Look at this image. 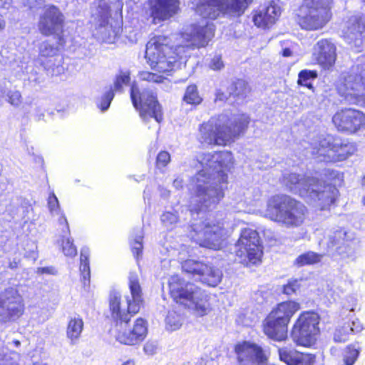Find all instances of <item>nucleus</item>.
Returning a JSON list of instances; mask_svg holds the SVG:
<instances>
[{
	"mask_svg": "<svg viewBox=\"0 0 365 365\" xmlns=\"http://www.w3.org/2000/svg\"><path fill=\"white\" fill-rule=\"evenodd\" d=\"M360 351V347L356 344L346 346L342 352L343 365H354L359 358Z\"/></svg>",
	"mask_w": 365,
	"mask_h": 365,
	"instance_id": "nucleus-32",
	"label": "nucleus"
},
{
	"mask_svg": "<svg viewBox=\"0 0 365 365\" xmlns=\"http://www.w3.org/2000/svg\"><path fill=\"white\" fill-rule=\"evenodd\" d=\"M122 365H135V362L133 359H129L123 362Z\"/></svg>",
	"mask_w": 365,
	"mask_h": 365,
	"instance_id": "nucleus-61",
	"label": "nucleus"
},
{
	"mask_svg": "<svg viewBox=\"0 0 365 365\" xmlns=\"http://www.w3.org/2000/svg\"><path fill=\"white\" fill-rule=\"evenodd\" d=\"M329 3L330 0H302L296 11L301 28L307 31L322 29L331 19Z\"/></svg>",
	"mask_w": 365,
	"mask_h": 365,
	"instance_id": "nucleus-13",
	"label": "nucleus"
},
{
	"mask_svg": "<svg viewBox=\"0 0 365 365\" xmlns=\"http://www.w3.org/2000/svg\"><path fill=\"white\" fill-rule=\"evenodd\" d=\"M182 269L195 281L210 287H216L222 280V272L202 261L188 259L182 263Z\"/></svg>",
	"mask_w": 365,
	"mask_h": 365,
	"instance_id": "nucleus-18",
	"label": "nucleus"
},
{
	"mask_svg": "<svg viewBox=\"0 0 365 365\" xmlns=\"http://www.w3.org/2000/svg\"><path fill=\"white\" fill-rule=\"evenodd\" d=\"M48 206L50 212L53 215H54L56 214H60V212H61L58 200L53 192L51 193L48 197Z\"/></svg>",
	"mask_w": 365,
	"mask_h": 365,
	"instance_id": "nucleus-46",
	"label": "nucleus"
},
{
	"mask_svg": "<svg viewBox=\"0 0 365 365\" xmlns=\"http://www.w3.org/2000/svg\"><path fill=\"white\" fill-rule=\"evenodd\" d=\"M91 10V23L95 27V35L102 41L113 43L120 34L119 26H113L109 24L110 11H121V0H96Z\"/></svg>",
	"mask_w": 365,
	"mask_h": 365,
	"instance_id": "nucleus-10",
	"label": "nucleus"
},
{
	"mask_svg": "<svg viewBox=\"0 0 365 365\" xmlns=\"http://www.w3.org/2000/svg\"><path fill=\"white\" fill-rule=\"evenodd\" d=\"M299 309V304L294 301L279 304L264 319L263 330L265 335L274 341L284 340L287 338V325Z\"/></svg>",
	"mask_w": 365,
	"mask_h": 365,
	"instance_id": "nucleus-12",
	"label": "nucleus"
},
{
	"mask_svg": "<svg viewBox=\"0 0 365 365\" xmlns=\"http://www.w3.org/2000/svg\"><path fill=\"white\" fill-rule=\"evenodd\" d=\"M336 88L339 94L350 104L365 100V57L341 74Z\"/></svg>",
	"mask_w": 365,
	"mask_h": 365,
	"instance_id": "nucleus-11",
	"label": "nucleus"
},
{
	"mask_svg": "<svg viewBox=\"0 0 365 365\" xmlns=\"http://www.w3.org/2000/svg\"><path fill=\"white\" fill-rule=\"evenodd\" d=\"M173 185L177 190L182 189L184 185L183 180L180 177H178L173 180Z\"/></svg>",
	"mask_w": 365,
	"mask_h": 365,
	"instance_id": "nucleus-55",
	"label": "nucleus"
},
{
	"mask_svg": "<svg viewBox=\"0 0 365 365\" xmlns=\"http://www.w3.org/2000/svg\"><path fill=\"white\" fill-rule=\"evenodd\" d=\"M58 52L57 47L51 45L48 41H43L40 44L39 53L41 56L53 58Z\"/></svg>",
	"mask_w": 365,
	"mask_h": 365,
	"instance_id": "nucleus-43",
	"label": "nucleus"
},
{
	"mask_svg": "<svg viewBox=\"0 0 365 365\" xmlns=\"http://www.w3.org/2000/svg\"><path fill=\"white\" fill-rule=\"evenodd\" d=\"M313 49V55L319 64L327 68L334 65L336 58V46L330 40L319 41Z\"/></svg>",
	"mask_w": 365,
	"mask_h": 365,
	"instance_id": "nucleus-26",
	"label": "nucleus"
},
{
	"mask_svg": "<svg viewBox=\"0 0 365 365\" xmlns=\"http://www.w3.org/2000/svg\"><path fill=\"white\" fill-rule=\"evenodd\" d=\"M12 0H0V8L8 9L11 4Z\"/></svg>",
	"mask_w": 365,
	"mask_h": 365,
	"instance_id": "nucleus-58",
	"label": "nucleus"
},
{
	"mask_svg": "<svg viewBox=\"0 0 365 365\" xmlns=\"http://www.w3.org/2000/svg\"><path fill=\"white\" fill-rule=\"evenodd\" d=\"M171 297L192 311L197 317H203L210 312L208 296L205 291L192 283L185 282L179 275L170 277L168 281Z\"/></svg>",
	"mask_w": 365,
	"mask_h": 365,
	"instance_id": "nucleus-6",
	"label": "nucleus"
},
{
	"mask_svg": "<svg viewBox=\"0 0 365 365\" xmlns=\"http://www.w3.org/2000/svg\"><path fill=\"white\" fill-rule=\"evenodd\" d=\"M299 288V281L297 279H293L289 281L288 283L284 286L283 292L284 294L290 295L295 293Z\"/></svg>",
	"mask_w": 365,
	"mask_h": 365,
	"instance_id": "nucleus-49",
	"label": "nucleus"
},
{
	"mask_svg": "<svg viewBox=\"0 0 365 365\" xmlns=\"http://www.w3.org/2000/svg\"><path fill=\"white\" fill-rule=\"evenodd\" d=\"M350 329H351L352 334H358L362 331L363 326L359 320L356 319L350 323Z\"/></svg>",
	"mask_w": 365,
	"mask_h": 365,
	"instance_id": "nucleus-52",
	"label": "nucleus"
},
{
	"mask_svg": "<svg viewBox=\"0 0 365 365\" xmlns=\"http://www.w3.org/2000/svg\"><path fill=\"white\" fill-rule=\"evenodd\" d=\"M4 20L0 17V31L4 29Z\"/></svg>",
	"mask_w": 365,
	"mask_h": 365,
	"instance_id": "nucleus-64",
	"label": "nucleus"
},
{
	"mask_svg": "<svg viewBox=\"0 0 365 365\" xmlns=\"http://www.w3.org/2000/svg\"><path fill=\"white\" fill-rule=\"evenodd\" d=\"M24 309L22 297L16 288H7L0 294V321L19 318Z\"/></svg>",
	"mask_w": 365,
	"mask_h": 365,
	"instance_id": "nucleus-19",
	"label": "nucleus"
},
{
	"mask_svg": "<svg viewBox=\"0 0 365 365\" xmlns=\"http://www.w3.org/2000/svg\"><path fill=\"white\" fill-rule=\"evenodd\" d=\"M166 328L170 331L178 329L182 326V319L175 312H169L165 318Z\"/></svg>",
	"mask_w": 365,
	"mask_h": 365,
	"instance_id": "nucleus-40",
	"label": "nucleus"
},
{
	"mask_svg": "<svg viewBox=\"0 0 365 365\" xmlns=\"http://www.w3.org/2000/svg\"><path fill=\"white\" fill-rule=\"evenodd\" d=\"M250 123V117L237 114L231 118L227 114L212 117L199 128V140L207 145H225L234 138L244 133Z\"/></svg>",
	"mask_w": 365,
	"mask_h": 365,
	"instance_id": "nucleus-5",
	"label": "nucleus"
},
{
	"mask_svg": "<svg viewBox=\"0 0 365 365\" xmlns=\"http://www.w3.org/2000/svg\"><path fill=\"white\" fill-rule=\"evenodd\" d=\"M63 23L64 16L59 9L50 6L40 16L38 28L43 36L58 35L63 31Z\"/></svg>",
	"mask_w": 365,
	"mask_h": 365,
	"instance_id": "nucleus-24",
	"label": "nucleus"
},
{
	"mask_svg": "<svg viewBox=\"0 0 365 365\" xmlns=\"http://www.w3.org/2000/svg\"><path fill=\"white\" fill-rule=\"evenodd\" d=\"M20 260L17 258H14L12 261H10L9 263V267L11 269H16L18 267L19 263Z\"/></svg>",
	"mask_w": 365,
	"mask_h": 365,
	"instance_id": "nucleus-57",
	"label": "nucleus"
},
{
	"mask_svg": "<svg viewBox=\"0 0 365 365\" xmlns=\"http://www.w3.org/2000/svg\"><path fill=\"white\" fill-rule=\"evenodd\" d=\"M292 51L289 48H284L282 51V55L284 57H289L292 56Z\"/></svg>",
	"mask_w": 365,
	"mask_h": 365,
	"instance_id": "nucleus-59",
	"label": "nucleus"
},
{
	"mask_svg": "<svg viewBox=\"0 0 365 365\" xmlns=\"http://www.w3.org/2000/svg\"><path fill=\"white\" fill-rule=\"evenodd\" d=\"M36 273L38 274H56V270L53 267H38Z\"/></svg>",
	"mask_w": 365,
	"mask_h": 365,
	"instance_id": "nucleus-53",
	"label": "nucleus"
},
{
	"mask_svg": "<svg viewBox=\"0 0 365 365\" xmlns=\"http://www.w3.org/2000/svg\"><path fill=\"white\" fill-rule=\"evenodd\" d=\"M170 160V155L167 151H161L156 158V165L158 168H165Z\"/></svg>",
	"mask_w": 365,
	"mask_h": 365,
	"instance_id": "nucleus-48",
	"label": "nucleus"
},
{
	"mask_svg": "<svg viewBox=\"0 0 365 365\" xmlns=\"http://www.w3.org/2000/svg\"><path fill=\"white\" fill-rule=\"evenodd\" d=\"M29 80L30 81H34V82H35L36 83H40L41 82V81L39 79V78H38V77H35V78H32V76H30V77L29 78Z\"/></svg>",
	"mask_w": 365,
	"mask_h": 365,
	"instance_id": "nucleus-62",
	"label": "nucleus"
},
{
	"mask_svg": "<svg viewBox=\"0 0 365 365\" xmlns=\"http://www.w3.org/2000/svg\"><path fill=\"white\" fill-rule=\"evenodd\" d=\"M351 239L342 229L331 234L327 240L326 254L335 259H346L354 257V250L351 246Z\"/></svg>",
	"mask_w": 365,
	"mask_h": 365,
	"instance_id": "nucleus-20",
	"label": "nucleus"
},
{
	"mask_svg": "<svg viewBox=\"0 0 365 365\" xmlns=\"http://www.w3.org/2000/svg\"><path fill=\"white\" fill-rule=\"evenodd\" d=\"M306 207L287 195H274L268 202L266 216L287 228L299 227L304 221Z\"/></svg>",
	"mask_w": 365,
	"mask_h": 365,
	"instance_id": "nucleus-7",
	"label": "nucleus"
},
{
	"mask_svg": "<svg viewBox=\"0 0 365 365\" xmlns=\"http://www.w3.org/2000/svg\"><path fill=\"white\" fill-rule=\"evenodd\" d=\"M89 248L87 247H82L81 250V263L79 269L81 275V281L84 287L90 284L91 272L89 266Z\"/></svg>",
	"mask_w": 365,
	"mask_h": 365,
	"instance_id": "nucleus-29",
	"label": "nucleus"
},
{
	"mask_svg": "<svg viewBox=\"0 0 365 365\" xmlns=\"http://www.w3.org/2000/svg\"><path fill=\"white\" fill-rule=\"evenodd\" d=\"M230 95L237 97L239 99H244L250 92V88L244 80L238 79L235 81L229 88Z\"/></svg>",
	"mask_w": 365,
	"mask_h": 365,
	"instance_id": "nucleus-34",
	"label": "nucleus"
},
{
	"mask_svg": "<svg viewBox=\"0 0 365 365\" xmlns=\"http://www.w3.org/2000/svg\"><path fill=\"white\" fill-rule=\"evenodd\" d=\"M235 252L239 262L247 266L257 264L262 255L259 233L250 228L243 229L235 245Z\"/></svg>",
	"mask_w": 365,
	"mask_h": 365,
	"instance_id": "nucleus-15",
	"label": "nucleus"
},
{
	"mask_svg": "<svg viewBox=\"0 0 365 365\" xmlns=\"http://www.w3.org/2000/svg\"><path fill=\"white\" fill-rule=\"evenodd\" d=\"M114 96V90L111 86L105 88L103 93L96 101L97 107L101 112L104 113L108 110Z\"/></svg>",
	"mask_w": 365,
	"mask_h": 365,
	"instance_id": "nucleus-36",
	"label": "nucleus"
},
{
	"mask_svg": "<svg viewBox=\"0 0 365 365\" xmlns=\"http://www.w3.org/2000/svg\"><path fill=\"white\" fill-rule=\"evenodd\" d=\"M282 183L291 192L299 195L320 210L327 209L334 203L338 192L331 185L296 173H284Z\"/></svg>",
	"mask_w": 365,
	"mask_h": 365,
	"instance_id": "nucleus-4",
	"label": "nucleus"
},
{
	"mask_svg": "<svg viewBox=\"0 0 365 365\" xmlns=\"http://www.w3.org/2000/svg\"><path fill=\"white\" fill-rule=\"evenodd\" d=\"M343 37L351 49L360 52L365 38V15L349 17L343 30Z\"/></svg>",
	"mask_w": 365,
	"mask_h": 365,
	"instance_id": "nucleus-21",
	"label": "nucleus"
},
{
	"mask_svg": "<svg viewBox=\"0 0 365 365\" xmlns=\"http://www.w3.org/2000/svg\"><path fill=\"white\" fill-rule=\"evenodd\" d=\"M216 99L219 101H224L227 99V96L222 92L218 91L216 94Z\"/></svg>",
	"mask_w": 365,
	"mask_h": 365,
	"instance_id": "nucleus-60",
	"label": "nucleus"
},
{
	"mask_svg": "<svg viewBox=\"0 0 365 365\" xmlns=\"http://www.w3.org/2000/svg\"><path fill=\"white\" fill-rule=\"evenodd\" d=\"M239 365H265L268 357L266 351L255 343L244 341L235 346Z\"/></svg>",
	"mask_w": 365,
	"mask_h": 365,
	"instance_id": "nucleus-23",
	"label": "nucleus"
},
{
	"mask_svg": "<svg viewBox=\"0 0 365 365\" xmlns=\"http://www.w3.org/2000/svg\"><path fill=\"white\" fill-rule=\"evenodd\" d=\"M12 344L16 346V347H19L20 345H21V342L19 340H14L12 341Z\"/></svg>",
	"mask_w": 365,
	"mask_h": 365,
	"instance_id": "nucleus-63",
	"label": "nucleus"
},
{
	"mask_svg": "<svg viewBox=\"0 0 365 365\" xmlns=\"http://www.w3.org/2000/svg\"><path fill=\"white\" fill-rule=\"evenodd\" d=\"M58 215H59V218H58V223L61 225H63V227H65L66 230L67 232H69V227H68V221H67V219L65 216V215L62 212V211L60 212V214H57Z\"/></svg>",
	"mask_w": 365,
	"mask_h": 365,
	"instance_id": "nucleus-54",
	"label": "nucleus"
},
{
	"mask_svg": "<svg viewBox=\"0 0 365 365\" xmlns=\"http://www.w3.org/2000/svg\"><path fill=\"white\" fill-rule=\"evenodd\" d=\"M319 316L314 312L302 313L295 322L292 331V340L299 346H311L319 333Z\"/></svg>",
	"mask_w": 365,
	"mask_h": 365,
	"instance_id": "nucleus-16",
	"label": "nucleus"
},
{
	"mask_svg": "<svg viewBox=\"0 0 365 365\" xmlns=\"http://www.w3.org/2000/svg\"><path fill=\"white\" fill-rule=\"evenodd\" d=\"M150 16L155 24L173 17L179 11V0H148Z\"/></svg>",
	"mask_w": 365,
	"mask_h": 365,
	"instance_id": "nucleus-25",
	"label": "nucleus"
},
{
	"mask_svg": "<svg viewBox=\"0 0 365 365\" xmlns=\"http://www.w3.org/2000/svg\"><path fill=\"white\" fill-rule=\"evenodd\" d=\"M214 34L215 28L212 24L190 25L181 33L185 43L177 45L174 48L168 45V37L155 36L146 44L147 62L153 69L160 72L165 71L170 68V64L175 61L176 58L182 61L190 56V50L206 46Z\"/></svg>",
	"mask_w": 365,
	"mask_h": 365,
	"instance_id": "nucleus-2",
	"label": "nucleus"
},
{
	"mask_svg": "<svg viewBox=\"0 0 365 365\" xmlns=\"http://www.w3.org/2000/svg\"><path fill=\"white\" fill-rule=\"evenodd\" d=\"M190 236L200 246L209 249L220 250L229 235L230 223L227 219L211 220L210 219L190 225Z\"/></svg>",
	"mask_w": 365,
	"mask_h": 365,
	"instance_id": "nucleus-9",
	"label": "nucleus"
},
{
	"mask_svg": "<svg viewBox=\"0 0 365 365\" xmlns=\"http://www.w3.org/2000/svg\"><path fill=\"white\" fill-rule=\"evenodd\" d=\"M62 249L66 256L73 257L77 254V250L73 245V240L69 238L62 240Z\"/></svg>",
	"mask_w": 365,
	"mask_h": 365,
	"instance_id": "nucleus-45",
	"label": "nucleus"
},
{
	"mask_svg": "<svg viewBox=\"0 0 365 365\" xmlns=\"http://www.w3.org/2000/svg\"><path fill=\"white\" fill-rule=\"evenodd\" d=\"M332 122L338 130L353 133L365 128V115L358 110L344 109L334 115Z\"/></svg>",
	"mask_w": 365,
	"mask_h": 365,
	"instance_id": "nucleus-22",
	"label": "nucleus"
},
{
	"mask_svg": "<svg viewBox=\"0 0 365 365\" xmlns=\"http://www.w3.org/2000/svg\"><path fill=\"white\" fill-rule=\"evenodd\" d=\"M130 73L129 71H120L116 76L114 81V90L117 92H122L123 86H128L130 82Z\"/></svg>",
	"mask_w": 365,
	"mask_h": 365,
	"instance_id": "nucleus-41",
	"label": "nucleus"
},
{
	"mask_svg": "<svg viewBox=\"0 0 365 365\" xmlns=\"http://www.w3.org/2000/svg\"><path fill=\"white\" fill-rule=\"evenodd\" d=\"M61 56H55L53 58H48L43 63L48 75L58 76L64 72V67L62 64Z\"/></svg>",
	"mask_w": 365,
	"mask_h": 365,
	"instance_id": "nucleus-31",
	"label": "nucleus"
},
{
	"mask_svg": "<svg viewBox=\"0 0 365 365\" xmlns=\"http://www.w3.org/2000/svg\"><path fill=\"white\" fill-rule=\"evenodd\" d=\"M129 289L130 296L125 297L124 305L120 301V293L116 291L110 292L109 309L117 327L116 340L121 344L132 346L143 341L148 333L146 322L142 318L136 319L132 329H125L131 317L139 312L143 303L141 287L135 273L130 274Z\"/></svg>",
	"mask_w": 365,
	"mask_h": 365,
	"instance_id": "nucleus-3",
	"label": "nucleus"
},
{
	"mask_svg": "<svg viewBox=\"0 0 365 365\" xmlns=\"http://www.w3.org/2000/svg\"><path fill=\"white\" fill-rule=\"evenodd\" d=\"M356 150L354 143L339 136L327 135L305 148V155L319 161L336 163L345 160Z\"/></svg>",
	"mask_w": 365,
	"mask_h": 365,
	"instance_id": "nucleus-8",
	"label": "nucleus"
},
{
	"mask_svg": "<svg viewBox=\"0 0 365 365\" xmlns=\"http://www.w3.org/2000/svg\"><path fill=\"white\" fill-rule=\"evenodd\" d=\"M158 191L160 192V196L163 198H167L170 196V190H168L166 188H164L163 187L159 186Z\"/></svg>",
	"mask_w": 365,
	"mask_h": 365,
	"instance_id": "nucleus-56",
	"label": "nucleus"
},
{
	"mask_svg": "<svg viewBox=\"0 0 365 365\" xmlns=\"http://www.w3.org/2000/svg\"><path fill=\"white\" fill-rule=\"evenodd\" d=\"M7 101L13 106L18 107L22 101L21 93L18 91H9L6 94Z\"/></svg>",
	"mask_w": 365,
	"mask_h": 365,
	"instance_id": "nucleus-47",
	"label": "nucleus"
},
{
	"mask_svg": "<svg viewBox=\"0 0 365 365\" xmlns=\"http://www.w3.org/2000/svg\"><path fill=\"white\" fill-rule=\"evenodd\" d=\"M322 258V255L309 251L298 256L294 261V264L298 267L311 265L319 262Z\"/></svg>",
	"mask_w": 365,
	"mask_h": 365,
	"instance_id": "nucleus-35",
	"label": "nucleus"
},
{
	"mask_svg": "<svg viewBox=\"0 0 365 365\" xmlns=\"http://www.w3.org/2000/svg\"><path fill=\"white\" fill-rule=\"evenodd\" d=\"M252 0H199L196 12L202 18L215 19L221 14H240Z\"/></svg>",
	"mask_w": 365,
	"mask_h": 365,
	"instance_id": "nucleus-17",
	"label": "nucleus"
},
{
	"mask_svg": "<svg viewBox=\"0 0 365 365\" xmlns=\"http://www.w3.org/2000/svg\"><path fill=\"white\" fill-rule=\"evenodd\" d=\"M318 76L317 72L313 70L304 69L298 74L297 83L299 86L313 90L312 81Z\"/></svg>",
	"mask_w": 365,
	"mask_h": 365,
	"instance_id": "nucleus-37",
	"label": "nucleus"
},
{
	"mask_svg": "<svg viewBox=\"0 0 365 365\" xmlns=\"http://www.w3.org/2000/svg\"><path fill=\"white\" fill-rule=\"evenodd\" d=\"M209 67L215 71H219L224 68V63L222 57L220 55H215L211 58Z\"/></svg>",
	"mask_w": 365,
	"mask_h": 365,
	"instance_id": "nucleus-50",
	"label": "nucleus"
},
{
	"mask_svg": "<svg viewBox=\"0 0 365 365\" xmlns=\"http://www.w3.org/2000/svg\"><path fill=\"white\" fill-rule=\"evenodd\" d=\"M199 162L202 169L191 179L193 195L190 212L197 215L212 210L224 197L227 187V174L232 165L229 151L202 153Z\"/></svg>",
	"mask_w": 365,
	"mask_h": 365,
	"instance_id": "nucleus-1",
	"label": "nucleus"
},
{
	"mask_svg": "<svg viewBox=\"0 0 365 365\" xmlns=\"http://www.w3.org/2000/svg\"><path fill=\"white\" fill-rule=\"evenodd\" d=\"M140 78L142 81H148V82H153L156 83H160L163 82L165 78H164L161 75H158L154 73L148 72V71H142L139 73Z\"/></svg>",
	"mask_w": 365,
	"mask_h": 365,
	"instance_id": "nucleus-44",
	"label": "nucleus"
},
{
	"mask_svg": "<svg viewBox=\"0 0 365 365\" xmlns=\"http://www.w3.org/2000/svg\"><path fill=\"white\" fill-rule=\"evenodd\" d=\"M350 334H352L350 323H345L336 328L334 333V340L336 342L344 343L349 339Z\"/></svg>",
	"mask_w": 365,
	"mask_h": 365,
	"instance_id": "nucleus-39",
	"label": "nucleus"
},
{
	"mask_svg": "<svg viewBox=\"0 0 365 365\" xmlns=\"http://www.w3.org/2000/svg\"><path fill=\"white\" fill-rule=\"evenodd\" d=\"M163 225L168 230H172L179 220V217L177 212L167 211L162 214L160 217Z\"/></svg>",
	"mask_w": 365,
	"mask_h": 365,
	"instance_id": "nucleus-42",
	"label": "nucleus"
},
{
	"mask_svg": "<svg viewBox=\"0 0 365 365\" xmlns=\"http://www.w3.org/2000/svg\"><path fill=\"white\" fill-rule=\"evenodd\" d=\"M143 230L140 228L135 229L130 236V247L133 256L138 259L142 255L143 245Z\"/></svg>",
	"mask_w": 365,
	"mask_h": 365,
	"instance_id": "nucleus-30",
	"label": "nucleus"
},
{
	"mask_svg": "<svg viewBox=\"0 0 365 365\" xmlns=\"http://www.w3.org/2000/svg\"><path fill=\"white\" fill-rule=\"evenodd\" d=\"M281 14V7L278 3L272 1L268 6L263 7L253 16L255 25L258 27H268L273 24Z\"/></svg>",
	"mask_w": 365,
	"mask_h": 365,
	"instance_id": "nucleus-28",
	"label": "nucleus"
},
{
	"mask_svg": "<svg viewBox=\"0 0 365 365\" xmlns=\"http://www.w3.org/2000/svg\"><path fill=\"white\" fill-rule=\"evenodd\" d=\"M183 101L191 105H199L202 103V98L199 95L197 87L195 85H190L187 87Z\"/></svg>",
	"mask_w": 365,
	"mask_h": 365,
	"instance_id": "nucleus-38",
	"label": "nucleus"
},
{
	"mask_svg": "<svg viewBox=\"0 0 365 365\" xmlns=\"http://www.w3.org/2000/svg\"><path fill=\"white\" fill-rule=\"evenodd\" d=\"M83 327V322L81 319L74 318L71 319L67 327V336L71 340L72 344L75 343L82 332Z\"/></svg>",
	"mask_w": 365,
	"mask_h": 365,
	"instance_id": "nucleus-33",
	"label": "nucleus"
},
{
	"mask_svg": "<svg viewBox=\"0 0 365 365\" xmlns=\"http://www.w3.org/2000/svg\"><path fill=\"white\" fill-rule=\"evenodd\" d=\"M157 349V345L155 342L153 341H148L143 347V351L145 354L148 355H153L155 353V350Z\"/></svg>",
	"mask_w": 365,
	"mask_h": 365,
	"instance_id": "nucleus-51",
	"label": "nucleus"
},
{
	"mask_svg": "<svg viewBox=\"0 0 365 365\" xmlns=\"http://www.w3.org/2000/svg\"><path fill=\"white\" fill-rule=\"evenodd\" d=\"M279 359L287 365H312L315 356L310 354H304L297 351L292 346L278 348Z\"/></svg>",
	"mask_w": 365,
	"mask_h": 365,
	"instance_id": "nucleus-27",
	"label": "nucleus"
},
{
	"mask_svg": "<svg viewBox=\"0 0 365 365\" xmlns=\"http://www.w3.org/2000/svg\"><path fill=\"white\" fill-rule=\"evenodd\" d=\"M130 98L135 108L144 121L154 118L157 123L163 120V110L156 93L149 88H139L135 83L130 87Z\"/></svg>",
	"mask_w": 365,
	"mask_h": 365,
	"instance_id": "nucleus-14",
	"label": "nucleus"
}]
</instances>
